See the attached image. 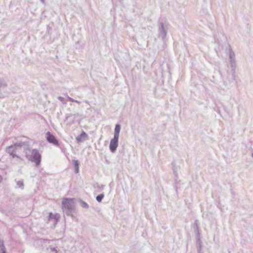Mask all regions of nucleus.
<instances>
[{"mask_svg": "<svg viewBox=\"0 0 253 253\" xmlns=\"http://www.w3.org/2000/svg\"><path fill=\"white\" fill-rule=\"evenodd\" d=\"M62 210L64 213L68 216L71 215L73 218L74 216L72 215V212L75 210V205L74 199L72 198H64L62 202Z\"/></svg>", "mask_w": 253, "mask_h": 253, "instance_id": "nucleus-1", "label": "nucleus"}, {"mask_svg": "<svg viewBox=\"0 0 253 253\" xmlns=\"http://www.w3.org/2000/svg\"><path fill=\"white\" fill-rule=\"evenodd\" d=\"M26 144L25 142H20L18 143H15L13 145H11L6 148V151L9 154L10 156H11L13 158L16 157L19 159L20 158L16 154V150L18 147L21 148L23 146Z\"/></svg>", "mask_w": 253, "mask_h": 253, "instance_id": "nucleus-2", "label": "nucleus"}, {"mask_svg": "<svg viewBox=\"0 0 253 253\" xmlns=\"http://www.w3.org/2000/svg\"><path fill=\"white\" fill-rule=\"evenodd\" d=\"M235 76L234 73L229 75L224 81V84L227 89H229L235 84Z\"/></svg>", "mask_w": 253, "mask_h": 253, "instance_id": "nucleus-3", "label": "nucleus"}, {"mask_svg": "<svg viewBox=\"0 0 253 253\" xmlns=\"http://www.w3.org/2000/svg\"><path fill=\"white\" fill-rule=\"evenodd\" d=\"M31 161L36 163V166H38L41 161V156L37 149H33L31 154Z\"/></svg>", "mask_w": 253, "mask_h": 253, "instance_id": "nucleus-4", "label": "nucleus"}, {"mask_svg": "<svg viewBox=\"0 0 253 253\" xmlns=\"http://www.w3.org/2000/svg\"><path fill=\"white\" fill-rule=\"evenodd\" d=\"M119 138V137L114 136L113 138L110 141L109 149L112 153H114L117 150L118 146Z\"/></svg>", "mask_w": 253, "mask_h": 253, "instance_id": "nucleus-5", "label": "nucleus"}, {"mask_svg": "<svg viewBox=\"0 0 253 253\" xmlns=\"http://www.w3.org/2000/svg\"><path fill=\"white\" fill-rule=\"evenodd\" d=\"M229 57L230 66L233 71V73H234L236 68L235 55L232 50H230Z\"/></svg>", "mask_w": 253, "mask_h": 253, "instance_id": "nucleus-6", "label": "nucleus"}, {"mask_svg": "<svg viewBox=\"0 0 253 253\" xmlns=\"http://www.w3.org/2000/svg\"><path fill=\"white\" fill-rule=\"evenodd\" d=\"M46 138L48 142L52 143L56 146L58 145L59 143L58 140L56 139L55 136L50 132H47V133H46Z\"/></svg>", "mask_w": 253, "mask_h": 253, "instance_id": "nucleus-7", "label": "nucleus"}, {"mask_svg": "<svg viewBox=\"0 0 253 253\" xmlns=\"http://www.w3.org/2000/svg\"><path fill=\"white\" fill-rule=\"evenodd\" d=\"M159 31V36L161 37L163 40H164L167 34V29L166 28L164 24L163 23H160Z\"/></svg>", "mask_w": 253, "mask_h": 253, "instance_id": "nucleus-8", "label": "nucleus"}, {"mask_svg": "<svg viewBox=\"0 0 253 253\" xmlns=\"http://www.w3.org/2000/svg\"><path fill=\"white\" fill-rule=\"evenodd\" d=\"M58 219V216L57 214H53L51 212L49 213L48 216V220L49 221H52L54 223H56Z\"/></svg>", "mask_w": 253, "mask_h": 253, "instance_id": "nucleus-9", "label": "nucleus"}, {"mask_svg": "<svg viewBox=\"0 0 253 253\" xmlns=\"http://www.w3.org/2000/svg\"><path fill=\"white\" fill-rule=\"evenodd\" d=\"M121 130V126L119 124H116L114 130V136L119 137V134Z\"/></svg>", "mask_w": 253, "mask_h": 253, "instance_id": "nucleus-10", "label": "nucleus"}, {"mask_svg": "<svg viewBox=\"0 0 253 253\" xmlns=\"http://www.w3.org/2000/svg\"><path fill=\"white\" fill-rule=\"evenodd\" d=\"M47 251L48 253H58L59 250H57V247L52 246H49L47 248Z\"/></svg>", "mask_w": 253, "mask_h": 253, "instance_id": "nucleus-11", "label": "nucleus"}, {"mask_svg": "<svg viewBox=\"0 0 253 253\" xmlns=\"http://www.w3.org/2000/svg\"><path fill=\"white\" fill-rule=\"evenodd\" d=\"M0 253H6L5 248L3 245V241L0 238Z\"/></svg>", "mask_w": 253, "mask_h": 253, "instance_id": "nucleus-12", "label": "nucleus"}, {"mask_svg": "<svg viewBox=\"0 0 253 253\" xmlns=\"http://www.w3.org/2000/svg\"><path fill=\"white\" fill-rule=\"evenodd\" d=\"M74 165L75 167V172L77 173L79 172V162L77 160H74L73 161Z\"/></svg>", "mask_w": 253, "mask_h": 253, "instance_id": "nucleus-13", "label": "nucleus"}, {"mask_svg": "<svg viewBox=\"0 0 253 253\" xmlns=\"http://www.w3.org/2000/svg\"><path fill=\"white\" fill-rule=\"evenodd\" d=\"M16 182L17 186L18 188H20L21 189H23L24 188V185L23 180H20L16 181Z\"/></svg>", "mask_w": 253, "mask_h": 253, "instance_id": "nucleus-14", "label": "nucleus"}, {"mask_svg": "<svg viewBox=\"0 0 253 253\" xmlns=\"http://www.w3.org/2000/svg\"><path fill=\"white\" fill-rule=\"evenodd\" d=\"M7 85V84L4 79H0V88L2 87H5Z\"/></svg>", "mask_w": 253, "mask_h": 253, "instance_id": "nucleus-15", "label": "nucleus"}, {"mask_svg": "<svg viewBox=\"0 0 253 253\" xmlns=\"http://www.w3.org/2000/svg\"><path fill=\"white\" fill-rule=\"evenodd\" d=\"M79 202L80 203V205L81 206L84 208H88V205L86 203H85V202L83 201V200H80L79 201Z\"/></svg>", "mask_w": 253, "mask_h": 253, "instance_id": "nucleus-16", "label": "nucleus"}, {"mask_svg": "<svg viewBox=\"0 0 253 253\" xmlns=\"http://www.w3.org/2000/svg\"><path fill=\"white\" fill-rule=\"evenodd\" d=\"M104 197V195L103 194H99V195H97V196H96V200L98 202H100L102 201V200L103 199Z\"/></svg>", "mask_w": 253, "mask_h": 253, "instance_id": "nucleus-17", "label": "nucleus"}, {"mask_svg": "<svg viewBox=\"0 0 253 253\" xmlns=\"http://www.w3.org/2000/svg\"><path fill=\"white\" fill-rule=\"evenodd\" d=\"M58 99L61 101L62 102V103L63 104H66L67 103V102L65 101V99L63 97H61V96H59L58 97Z\"/></svg>", "mask_w": 253, "mask_h": 253, "instance_id": "nucleus-18", "label": "nucleus"}, {"mask_svg": "<svg viewBox=\"0 0 253 253\" xmlns=\"http://www.w3.org/2000/svg\"><path fill=\"white\" fill-rule=\"evenodd\" d=\"M68 99H69L70 101H71V102H75V101H76V100H75L73 98L68 96Z\"/></svg>", "mask_w": 253, "mask_h": 253, "instance_id": "nucleus-19", "label": "nucleus"}, {"mask_svg": "<svg viewBox=\"0 0 253 253\" xmlns=\"http://www.w3.org/2000/svg\"><path fill=\"white\" fill-rule=\"evenodd\" d=\"M2 180V178L1 176L0 175V183L1 182Z\"/></svg>", "mask_w": 253, "mask_h": 253, "instance_id": "nucleus-20", "label": "nucleus"}, {"mask_svg": "<svg viewBox=\"0 0 253 253\" xmlns=\"http://www.w3.org/2000/svg\"><path fill=\"white\" fill-rule=\"evenodd\" d=\"M42 3H44V0H40Z\"/></svg>", "mask_w": 253, "mask_h": 253, "instance_id": "nucleus-21", "label": "nucleus"}, {"mask_svg": "<svg viewBox=\"0 0 253 253\" xmlns=\"http://www.w3.org/2000/svg\"><path fill=\"white\" fill-rule=\"evenodd\" d=\"M75 102H77V103H80V102H79V101H77V100H76V101H75Z\"/></svg>", "mask_w": 253, "mask_h": 253, "instance_id": "nucleus-22", "label": "nucleus"}, {"mask_svg": "<svg viewBox=\"0 0 253 253\" xmlns=\"http://www.w3.org/2000/svg\"><path fill=\"white\" fill-rule=\"evenodd\" d=\"M252 157H253V153L252 154Z\"/></svg>", "mask_w": 253, "mask_h": 253, "instance_id": "nucleus-23", "label": "nucleus"}]
</instances>
